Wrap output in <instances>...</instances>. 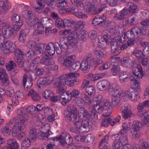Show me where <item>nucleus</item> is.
<instances>
[{"instance_id":"26","label":"nucleus","mask_w":149,"mask_h":149,"mask_svg":"<svg viewBox=\"0 0 149 149\" xmlns=\"http://www.w3.org/2000/svg\"><path fill=\"white\" fill-rule=\"evenodd\" d=\"M86 32V31L84 30H77L75 31V36H76V37H75V40L76 39L80 40H85Z\"/></svg>"},{"instance_id":"60","label":"nucleus","mask_w":149,"mask_h":149,"mask_svg":"<svg viewBox=\"0 0 149 149\" xmlns=\"http://www.w3.org/2000/svg\"><path fill=\"white\" fill-rule=\"evenodd\" d=\"M61 96L60 99L59 101L61 104L63 106H65L67 103L69 102L71 100V96H69L67 97V99Z\"/></svg>"},{"instance_id":"39","label":"nucleus","mask_w":149,"mask_h":149,"mask_svg":"<svg viewBox=\"0 0 149 149\" xmlns=\"http://www.w3.org/2000/svg\"><path fill=\"white\" fill-rule=\"evenodd\" d=\"M72 32L68 36L67 42L69 45L73 47L74 45V31Z\"/></svg>"},{"instance_id":"18","label":"nucleus","mask_w":149,"mask_h":149,"mask_svg":"<svg viewBox=\"0 0 149 149\" xmlns=\"http://www.w3.org/2000/svg\"><path fill=\"white\" fill-rule=\"evenodd\" d=\"M76 113L78 112V116L80 117L82 115H83L84 119L83 120H85L87 121L88 120H89L90 119V113H88L84 108L82 107L79 108L78 111L77 109H76Z\"/></svg>"},{"instance_id":"19","label":"nucleus","mask_w":149,"mask_h":149,"mask_svg":"<svg viewBox=\"0 0 149 149\" xmlns=\"http://www.w3.org/2000/svg\"><path fill=\"white\" fill-rule=\"evenodd\" d=\"M110 85V83L106 80H100L97 83V89L100 91H103L107 89Z\"/></svg>"},{"instance_id":"45","label":"nucleus","mask_w":149,"mask_h":149,"mask_svg":"<svg viewBox=\"0 0 149 149\" xmlns=\"http://www.w3.org/2000/svg\"><path fill=\"white\" fill-rule=\"evenodd\" d=\"M65 24L69 27L73 26V28H74V21L73 19L70 18H67L64 19Z\"/></svg>"},{"instance_id":"11","label":"nucleus","mask_w":149,"mask_h":149,"mask_svg":"<svg viewBox=\"0 0 149 149\" xmlns=\"http://www.w3.org/2000/svg\"><path fill=\"white\" fill-rule=\"evenodd\" d=\"M67 111L64 113L65 117L71 121L74 122V106L72 104L69 105L67 108Z\"/></svg>"},{"instance_id":"35","label":"nucleus","mask_w":149,"mask_h":149,"mask_svg":"<svg viewBox=\"0 0 149 149\" xmlns=\"http://www.w3.org/2000/svg\"><path fill=\"white\" fill-rule=\"evenodd\" d=\"M40 63L47 66L51 65L54 63V62L49 59L47 56L43 57L40 61Z\"/></svg>"},{"instance_id":"38","label":"nucleus","mask_w":149,"mask_h":149,"mask_svg":"<svg viewBox=\"0 0 149 149\" xmlns=\"http://www.w3.org/2000/svg\"><path fill=\"white\" fill-rule=\"evenodd\" d=\"M37 132V129L33 128L31 129L29 133V137L31 141H34L36 139V135Z\"/></svg>"},{"instance_id":"12","label":"nucleus","mask_w":149,"mask_h":149,"mask_svg":"<svg viewBox=\"0 0 149 149\" xmlns=\"http://www.w3.org/2000/svg\"><path fill=\"white\" fill-rule=\"evenodd\" d=\"M107 88L108 93L110 95L116 96L122 94V92L120 90L119 86L117 84H110Z\"/></svg>"},{"instance_id":"5","label":"nucleus","mask_w":149,"mask_h":149,"mask_svg":"<svg viewBox=\"0 0 149 149\" xmlns=\"http://www.w3.org/2000/svg\"><path fill=\"white\" fill-rule=\"evenodd\" d=\"M14 49L12 52H13L15 55L14 60L17 63L19 68H22L24 65V62L22 60L24 55V53L22 50L17 48L15 45Z\"/></svg>"},{"instance_id":"27","label":"nucleus","mask_w":149,"mask_h":149,"mask_svg":"<svg viewBox=\"0 0 149 149\" xmlns=\"http://www.w3.org/2000/svg\"><path fill=\"white\" fill-rule=\"evenodd\" d=\"M55 43L54 44L52 42H50L47 45H46L45 50L51 56L53 55L55 53Z\"/></svg>"},{"instance_id":"8","label":"nucleus","mask_w":149,"mask_h":149,"mask_svg":"<svg viewBox=\"0 0 149 149\" xmlns=\"http://www.w3.org/2000/svg\"><path fill=\"white\" fill-rule=\"evenodd\" d=\"M15 47V44L9 41L3 42L0 46L1 52L4 54L12 52Z\"/></svg>"},{"instance_id":"43","label":"nucleus","mask_w":149,"mask_h":149,"mask_svg":"<svg viewBox=\"0 0 149 149\" xmlns=\"http://www.w3.org/2000/svg\"><path fill=\"white\" fill-rule=\"evenodd\" d=\"M86 92L90 96H93L96 92L95 88L93 86H88L86 88Z\"/></svg>"},{"instance_id":"50","label":"nucleus","mask_w":149,"mask_h":149,"mask_svg":"<svg viewBox=\"0 0 149 149\" xmlns=\"http://www.w3.org/2000/svg\"><path fill=\"white\" fill-rule=\"evenodd\" d=\"M68 3L67 0H57V6L60 8L67 6Z\"/></svg>"},{"instance_id":"61","label":"nucleus","mask_w":149,"mask_h":149,"mask_svg":"<svg viewBox=\"0 0 149 149\" xmlns=\"http://www.w3.org/2000/svg\"><path fill=\"white\" fill-rule=\"evenodd\" d=\"M50 127L48 124H45L42 126L39 129V130L41 132L47 133L48 131L50 130Z\"/></svg>"},{"instance_id":"1","label":"nucleus","mask_w":149,"mask_h":149,"mask_svg":"<svg viewBox=\"0 0 149 149\" xmlns=\"http://www.w3.org/2000/svg\"><path fill=\"white\" fill-rule=\"evenodd\" d=\"M17 115L15 120V123L13 127L12 133L15 136L17 134L20 132L24 128L25 123L27 122L29 117V115L24 113L20 109L17 111Z\"/></svg>"},{"instance_id":"23","label":"nucleus","mask_w":149,"mask_h":149,"mask_svg":"<svg viewBox=\"0 0 149 149\" xmlns=\"http://www.w3.org/2000/svg\"><path fill=\"white\" fill-rule=\"evenodd\" d=\"M33 29L35 30L36 33L37 35H40L44 33V28L43 26L38 19V22L36 23L34 26Z\"/></svg>"},{"instance_id":"16","label":"nucleus","mask_w":149,"mask_h":149,"mask_svg":"<svg viewBox=\"0 0 149 149\" xmlns=\"http://www.w3.org/2000/svg\"><path fill=\"white\" fill-rule=\"evenodd\" d=\"M134 38H138L141 34L145 35L146 33L145 29L138 26H136L131 30Z\"/></svg>"},{"instance_id":"28","label":"nucleus","mask_w":149,"mask_h":149,"mask_svg":"<svg viewBox=\"0 0 149 149\" xmlns=\"http://www.w3.org/2000/svg\"><path fill=\"white\" fill-rule=\"evenodd\" d=\"M2 32L3 36L5 38H8L12 35L13 30L10 26H6L4 28L2 29Z\"/></svg>"},{"instance_id":"14","label":"nucleus","mask_w":149,"mask_h":149,"mask_svg":"<svg viewBox=\"0 0 149 149\" xmlns=\"http://www.w3.org/2000/svg\"><path fill=\"white\" fill-rule=\"evenodd\" d=\"M62 77L61 76L56 83V91L57 94H59L61 93L64 92L66 89L65 81Z\"/></svg>"},{"instance_id":"63","label":"nucleus","mask_w":149,"mask_h":149,"mask_svg":"<svg viewBox=\"0 0 149 149\" xmlns=\"http://www.w3.org/2000/svg\"><path fill=\"white\" fill-rule=\"evenodd\" d=\"M36 107L33 105L29 106L26 109V111L28 113H29L32 114L36 113Z\"/></svg>"},{"instance_id":"22","label":"nucleus","mask_w":149,"mask_h":149,"mask_svg":"<svg viewBox=\"0 0 149 149\" xmlns=\"http://www.w3.org/2000/svg\"><path fill=\"white\" fill-rule=\"evenodd\" d=\"M138 19V16L136 15H129L127 17L126 22L130 25H134L137 23Z\"/></svg>"},{"instance_id":"30","label":"nucleus","mask_w":149,"mask_h":149,"mask_svg":"<svg viewBox=\"0 0 149 149\" xmlns=\"http://www.w3.org/2000/svg\"><path fill=\"white\" fill-rule=\"evenodd\" d=\"M28 95L30 96L31 99L35 101H37L41 100V97L40 95L33 90H31L28 93Z\"/></svg>"},{"instance_id":"24","label":"nucleus","mask_w":149,"mask_h":149,"mask_svg":"<svg viewBox=\"0 0 149 149\" xmlns=\"http://www.w3.org/2000/svg\"><path fill=\"white\" fill-rule=\"evenodd\" d=\"M6 149H18V145L17 141L14 139H9L7 141Z\"/></svg>"},{"instance_id":"64","label":"nucleus","mask_w":149,"mask_h":149,"mask_svg":"<svg viewBox=\"0 0 149 149\" xmlns=\"http://www.w3.org/2000/svg\"><path fill=\"white\" fill-rule=\"evenodd\" d=\"M23 24V22L22 20H20L19 22L16 23L13 26V30L17 31H19Z\"/></svg>"},{"instance_id":"9","label":"nucleus","mask_w":149,"mask_h":149,"mask_svg":"<svg viewBox=\"0 0 149 149\" xmlns=\"http://www.w3.org/2000/svg\"><path fill=\"white\" fill-rule=\"evenodd\" d=\"M97 3V0H91L86 4L85 9L88 14L92 15L97 14V8L95 6Z\"/></svg>"},{"instance_id":"37","label":"nucleus","mask_w":149,"mask_h":149,"mask_svg":"<svg viewBox=\"0 0 149 149\" xmlns=\"http://www.w3.org/2000/svg\"><path fill=\"white\" fill-rule=\"evenodd\" d=\"M105 74L104 73H102L97 75L95 74H90L88 75L87 77L88 79L92 81H95L98 80L99 79H100L102 78L104 76Z\"/></svg>"},{"instance_id":"49","label":"nucleus","mask_w":149,"mask_h":149,"mask_svg":"<svg viewBox=\"0 0 149 149\" xmlns=\"http://www.w3.org/2000/svg\"><path fill=\"white\" fill-rule=\"evenodd\" d=\"M130 62V59L129 57H124L120 61V63L121 65H124L125 66L129 65Z\"/></svg>"},{"instance_id":"53","label":"nucleus","mask_w":149,"mask_h":149,"mask_svg":"<svg viewBox=\"0 0 149 149\" xmlns=\"http://www.w3.org/2000/svg\"><path fill=\"white\" fill-rule=\"evenodd\" d=\"M81 95L83 96V101L85 104L88 105H90L91 104V99L87 95L84 93H83L81 94Z\"/></svg>"},{"instance_id":"3","label":"nucleus","mask_w":149,"mask_h":149,"mask_svg":"<svg viewBox=\"0 0 149 149\" xmlns=\"http://www.w3.org/2000/svg\"><path fill=\"white\" fill-rule=\"evenodd\" d=\"M133 74L130 77V80L134 84V88L139 90L140 87V79L145 75L143 70L140 65H138L137 67H134L132 68Z\"/></svg>"},{"instance_id":"4","label":"nucleus","mask_w":149,"mask_h":149,"mask_svg":"<svg viewBox=\"0 0 149 149\" xmlns=\"http://www.w3.org/2000/svg\"><path fill=\"white\" fill-rule=\"evenodd\" d=\"M94 60L91 58V55L87 56L81 63L79 61L75 62V72L78 71L80 68L83 72L88 71L90 68L94 65Z\"/></svg>"},{"instance_id":"13","label":"nucleus","mask_w":149,"mask_h":149,"mask_svg":"<svg viewBox=\"0 0 149 149\" xmlns=\"http://www.w3.org/2000/svg\"><path fill=\"white\" fill-rule=\"evenodd\" d=\"M121 115L122 117L126 119L132 116L133 115L131 110L130 106V105L126 104L121 108Z\"/></svg>"},{"instance_id":"29","label":"nucleus","mask_w":149,"mask_h":149,"mask_svg":"<svg viewBox=\"0 0 149 149\" xmlns=\"http://www.w3.org/2000/svg\"><path fill=\"white\" fill-rule=\"evenodd\" d=\"M122 98H123V96L122 95V94L120 95L113 96L112 100L113 105L116 108L118 107L120 105V100Z\"/></svg>"},{"instance_id":"57","label":"nucleus","mask_w":149,"mask_h":149,"mask_svg":"<svg viewBox=\"0 0 149 149\" xmlns=\"http://www.w3.org/2000/svg\"><path fill=\"white\" fill-rule=\"evenodd\" d=\"M144 123L148 126H149V111H147L144 113Z\"/></svg>"},{"instance_id":"6","label":"nucleus","mask_w":149,"mask_h":149,"mask_svg":"<svg viewBox=\"0 0 149 149\" xmlns=\"http://www.w3.org/2000/svg\"><path fill=\"white\" fill-rule=\"evenodd\" d=\"M138 91H134L132 88L129 89L126 92L122 93V95L123 96V99L126 100L127 97H129L132 101H136L139 99L140 96L139 93V91L140 90L137 89Z\"/></svg>"},{"instance_id":"58","label":"nucleus","mask_w":149,"mask_h":149,"mask_svg":"<svg viewBox=\"0 0 149 149\" xmlns=\"http://www.w3.org/2000/svg\"><path fill=\"white\" fill-rule=\"evenodd\" d=\"M128 5L129 6L128 10L129 12L131 13H134L136 12L137 8L136 5L131 2L128 3Z\"/></svg>"},{"instance_id":"42","label":"nucleus","mask_w":149,"mask_h":149,"mask_svg":"<svg viewBox=\"0 0 149 149\" xmlns=\"http://www.w3.org/2000/svg\"><path fill=\"white\" fill-rule=\"evenodd\" d=\"M31 140L29 138L25 139L22 141L21 144L22 149H26L27 148L31 145Z\"/></svg>"},{"instance_id":"10","label":"nucleus","mask_w":149,"mask_h":149,"mask_svg":"<svg viewBox=\"0 0 149 149\" xmlns=\"http://www.w3.org/2000/svg\"><path fill=\"white\" fill-rule=\"evenodd\" d=\"M120 41V38L116 37L111 40L110 45L111 51L112 53L117 55L118 54L119 45Z\"/></svg>"},{"instance_id":"36","label":"nucleus","mask_w":149,"mask_h":149,"mask_svg":"<svg viewBox=\"0 0 149 149\" xmlns=\"http://www.w3.org/2000/svg\"><path fill=\"white\" fill-rule=\"evenodd\" d=\"M94 52L97 58H102L105 56V51L103 49L96 48Z\"/></svg>"},{"instance_id":"55","label":"nucleus","mask_w":149,"mask_h":149,"mask_svg":"<svg viewBox=\"0 0 149 149\" xmlns=\"http://www.w3.org/2000/svg\"><path fill=\"white\" fill-rule=\"evenodd\" d=\"M133 54L136 57L139 59H141L144 57L143 51L142 52L141 50L139 49L134 50L133 52Z\"/></svg>"},{"instance_id":"15","label":"nucleus","mask_w":149,"mask_h":149,"mask_svg":"<svg viewBox=\"0 0 149 149\" xmlns=\"http://www.w3.org/2000/svg\"><path fill=\"white\" fill-rule=\"evenodd\" d=\"M0 78L4 86H8L9 85L10 81L4 69H0Z\"/></svg>"},{"instance_id":"59","label":"nucleus","mask_w":149,"mask_h":149,"mask_svg":"<svg viewBox=\"0 0 149 149\" xmlns=\"http://www.w3.org/2000/svg\"><path fill=\"white\" fill-rule=\"evenodd\" d=\"M0 7L3 10L7 11L9 8V5L7 2L1 1L0 2Z\"/></svg>"},{"instance_id":"47","label":"nucleus","mask_w":149,"mask_h":149,"mask_svg":"<svg viewBox=\"0 0 149 149\" xmlns=\"http://www.w3.org/2000/svg\"><path fill=\"white\" fill-rule=\"evenodd\" d=\"M52 139L53 141H56V142H60L62 146H64L66 144L65 141V138H64L63 136L61 135H60L58 136H56L55 138L53 137Z\"/></svg>"},{"instance_id":"21","label":"nucleus","mask_w":149,"mask_h":149,"mask_svg":"<svg viewBox=\"0 0 149 149\" xmlns=\"http://www.w3.org/2000/svg\"><path fill=\"white\" fill-rule=\"evenodd\" d=\"M23 93L19 91H16L15 94L14 96L12 99V102L13 105L15 106L19 104L18 100L21 99L24 97Z\"/></svg>"},{"instance_id":"2","label":"nucleus","mask_w":149,"mask_h":149,"mask_svg":"<svg viewBox=\"0 0 149 149\" xmlns=\"http://www.w3.org/2000/svg\"><path fill=\"white\" fill-rule=\"evenodd\" d=\"M76 108H75V127L77 131L80 133H84L88 131L92 128V122L91 120H82L76 112Z\"/></svg>"},{"instance_id":"34","label":"nucleus","mask_w":149,"mask_h":149,"mask_svg":"<svg viewBox=\"0 0 149 149\" xmlns=\"http://www.w3.org/2000/svg\"><path fill=\"white\" fill-rule=\"evenodd\" d=\"M141 45L144 47L143 49V56H149V43L148 42H142Z\"/></svg>"},{"instance_id":"41","label":"nucleus","mask_w":149,"mask_h":149,"mask_svg":"<svg viewBox=\"0 0 149 149\" xmlns=\"http://www.w3.org/2000/svg\"><path fill=\"white\" fill-rule=\"evenodd\" d=\"M46 45L43 43H39L36 45L35 49L40 54L44 52L46 48Z\"/></svg>"},{"instance_id":"40","label":"nucleus","mask_w":149,"mask_h":149,"mask_svg":"<svg viewBox=\"0 0 149 149\" xmlns=\"http://www.w3.org/2000/svg\"><path fill=\"white\" fill-rule=\"evenodd\" d=\"M132 125V128L134 132H137L139 130L141 126V123L139 121H134Z\"/></svg>"},{"instance_id":"20","label":"nucleus","mask_w":149,"mask_h":149,"mask_svg":"<svg viewBox=\"0 0 149 149\" xmlns=\"http://www.w3.org/2000/svg\"><path fill=\"white\" fill-rule=\"evenodd\" d=\"M29 77L31 80H35L37 79V76L35 73L32 71H30L28 74H24L23 76L22 79V84L23 87H25L27 81V77Z\"/></svg>"},{"instance_id":"31","label":"nucleus","mask_w":149,"mask_h":149,"mask_svg":"<svg viewBox=\"0 0 149 149\" xmlns=\"http://www.w3.org/2000/svg\"><path fill=\"white\" fill-rule=\"evenodd\" d=\"M108 139V136L106 135L104 139L102 140L100 145V149H109L110 148V146L107 141Z\"/></svg>"},{"instance_id":"17","label":"nucleus","mask_w":149,"mask_h":149,"mask_svg":"<svg viewBox=\"0 0 149 149\" xmlns=\"http://www.w3.org/2000/svg\"><path fill=\"white\" fill-rule=\"evenodd\" d=\"M112 137L115 138H119L118 141L121 145L127 144L128 143V139L127 138V134H118L114 135Z\"/></svg>"},{"instance_id":"52","label":"nucleus","mask_w":149,"mask_h":149,"mask_svg":"<svg viewBox=\"0 0 149 149\" xmlns=\"http://www.w3.org/2000/svg\"><path fill=\"white\" fill-rule=\"evenodd\" d=\"M11 125L7 124L4 128L1 129V132L5 135H8L11 131Z\"/></svg>"},{"instance_id":"25","label":"nucleus","mask_w":149,"mask_h":149,"mask_svg":"<svg viewBox=\"0 0 149 149\" xmlns=\"http://www.w3.org/2000/svg\"><path fill=\"white\" fill-rule=\"evenodd\" d=\"M119 78L121 83H123L126 82L130 79L129 72L127 71L120 72L119 74Z\"/></svg>"},{"instance_id":"7","label":"nucleus","mask_w":149,"mask_h":149,"mask_svg":"<svg viewBox=\"0 0 149 149\" xmlns=\"http://www.w3.org/2000/svg\"><path fill=\"white\" fill-rule=\"evenodd\" d=\"M59 62L62 64L66 67L71 66L70 70L72 71L74 70L73 68L74 62V55H72L67 56L66 58L63 59L62 56H60L58 58Z\"/></svg>"},{"instance_id":"54","label":"nucleus","mask_w":149,"mask_h":149,"mask_svg":"<svg viewBox=\"0 0 149 149\" xmlns=\"http://www.w3.org/2000/svg\"><path fill=\"white\" fill-rule=\"evenodd\" d=\"M22 15L25 18L28 19L31 18L33 16V14L32 11L26 10L22 12Z\"/></svg>"},{"instance_id":"46","label":"nucleus","mask_w":149,"mask_h":149,"mask_svg":"<svg viewBox=\"0 0 149 149\" xmlns=\"http://www.w3.org/2000/svg\"><path fill=\"white\" fill-rule=\"evenodd\" d=\"M43 97L46 99H51L54 95L52 91L49 89L45 90L42 94Z\"/></svg>"},{"instance_id":"48","label":"nucleus","mask_w":149,"mask_h":149,"mask_svg":"<svg viewBox=\"0 0 149 149\" xmlns=\"http://www.w3.org/2000/svg\"><path fill=\"white\" fill-rule=\"evenodd\" d=\"M55 25L58 27H62L64 28L65 27L64 21L62 19L59 18L57 19L55 21Z\"/></svg>"},{"instance_id":"62","label":"nucleus","mask_w":149,"mask_h":149,"mask_svg":"<svg viewBox=\"0 0 149 149\" xmlns=\"http://www.w3.org/2000/svg\"><path fill=\"white\" fill-rule=\"evenodd\" d=\"M63 78V80H64V83L65 84L69 86H73L74 84V79L67 80L65 78H64L63 75L61 76Z\"/></svg>"},{"instance_id":"56","label":"nucleus","mask_w":149,"mask_h":149,"mask_svg":"<svg viewBox=\"0 0 149 149\" xmlns=\"http://www.w3.org/2000/svg\"><path fill=\"white\" fill-rule=\"evenodd\" d=\"M37 84L39 87L40 88H43L44 86L47 85L45 78H39Z\"/></svg>"},{"instance_id":"51","label":"nucleus","mask_w":149,"mask_h":149,"mask_svg":"<svg viewBox=\"0 0 149 149\" xmlns=\"http://www.w3.org/2000/svg\"><path fill=\"white\" fill-rule=\"evenodd\" d=\"M85 25L84 22L81 21H79L75 24V31L79 30V29H82L84 28Z\"/></svg>"},{"instance_id":"33","label":"nucleus","mask_w":149,"mask_h":149,"mask_svg":"<svg viewBox=\"0 0 149 149\" xmlns=\"http://www.w3.org/2000/svg\"><path fill=\"white\" fill-rule=\"evenodd\" d=\"M29 31L28 29H26L20 31L19 37V40L20 42L24 43L25 42L26 37L28 34Z\"/></svg>"},{"instance_id":"44","label":"nucleus","mask_w":149,"mask_h":149,"mask_svg":"<svg viewBox=\"0 0 149 149\" xmlns=\"http://www.w3.org/2000/svg\"><path fill=\"white\" fill-rule=\"evenodd\" d=\"M60 95L61 96H62L63 97H64V98L66 99H67V97H68L71 96V100L72 97H74V90H73V91L71 92L68 91L62 92L61 93Z\"/></svg>"},{"instance_id":"32","label":"nucleus","mask_w":149,"mask_h":149,"mask_svg":"<svg viewBox=\"0 0 149 149\" xmlns=\"http://www.w3.org/2000/svg\"><path fill=\"white\" fill-rule=\"evenodd\" d=\"M106 19V17L104 15L98 17H95L93 19L92 24L94 26H96L103 22Z\"/></svg>"}]
</instances>
